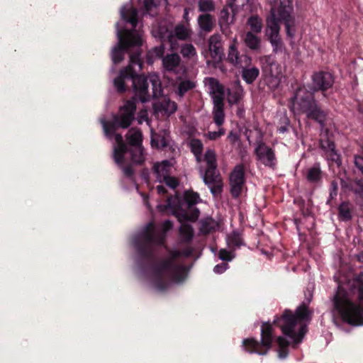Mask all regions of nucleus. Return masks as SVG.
Wrapping results in <instances>:
<instances>
[{
  "label": "nucleus",
  "mask_w": 363,
  "mask_h": 363,
  "mask_svg": "<svg viewBox=\"0 0 363 363\" xmlns=\"http://www.w3.org/2000/svg\"><path fill=\"white\" fill-rule=\"evenodd\" d=\"M228 268V264L222 263L215 266L213 271L216 274H222Z\"/></svg>",
  "instance_id": "864d4df0"
},
{
  "label": "nucleus",
  "mask_w": 363,
  "mask_h": 363,
  "mask_svg": "<svg viewBox=\"0 0 363 363\" xmlns=\"http://www.w3.org/2000/svg\"><path fill=\"white\" fill-rule=\"evenodd\" d=\"M293 108L301 109L309 118L315 120L322 123L325 114L316 105L311 92H306L305 96L301 98L296 96L293 101Z\"/></svg>",
  "instance_id": "9d476101"
},
{
  "label": "nucleus",
  "mask_w": 363,
  "mask_h": 363,
  "mask_svg": "<svg viewBox=\"0 0 363 363\" xmlns=\"http://www.w3.org/2000/svg\"><path fill=\"white\" fill-rule=\"evenodd\" d=\"M117 35L118 43L113 48L111 53L112 61L115 64L123 61L125 50L131 46H139L143 43L141 34L135 30H125L123 33L118 29Z\"/></svg>",
  "instance_id": "0eeeda50"
},
{
  "label": "nucleus",
  "mask_w": 363,
  "mask_h": 363,
  "mask_svg": "<svg viewBox=\"0 0 363 363\" xmlns=\"http://www.w3.org/2000/svg\"><path fill=\"white\" fill-rule=\"evenodd\" d=\"M127 140L131 146H141L142 133L139 130L131 129L127 134Z\"/></svg>",
  "instance_id": "c85d7f7f"
},
{
  "label": "nucleus",
  "mask_w": 363,
  "mask_h": 363,
  "mask_svg": "<svg viewBox=\"0 0 363 363\" xmlns=\"http://www.w3.org/2000/svg\"><path fill=\"white\" fill-rule=\"evenodd\" d=\"M195 88V83L190 80H182L179 84V91H188Z\"/></svg>",
  "instance_id": "49530a36"
},
{
  "label": "nucleus",
  "mask_w": 363,
  "mask_h": 363,
  "mask_svg": "<svg viewBox=\"0 0 363 363\" xmlns=\"http://www.w3.org/2000/svg\"><path fill=\"white\" fill-rule=\"evenodd\" d=\"M123 172H124V173H125L126 175H128V176H129V175H130V174H132V171H131L130 168H129V167L125 168V169H123Z\"/></svg>",
  "instance_id": "bf43d9fd"
},
{
  "label": "nucleus",
  "mask_w": 363,
  "mask_h": 363,
  "mask_svg": "<svg viewBox=\"0 0 363 363\" xmlns=\"http://www.w3.org/2000/svg\"><path fill=\"white\" fill-rule=\"evenodd\" d=\"M257 160L264 165L273 167L276 163V157L273 150L265 145L259 144L255 149Z\"/></svg>",
  "instance_id": "f3484780"
},
{
  "label": "nucleus",
  "mask_w": 363,
  "mask_h": 363,
  "mask_svg": "<svg viewBox=\"0 0 363 363\" xmlns=\"http://www.w3.org/2000/svg\"><path fill=\"white\" fill-rule=\"evenodd\" d=\"M172 228V223L169 221H165L163 224L162 228H163V233H164L166 231H167L169 229Z\"/></svg>",
  "instance_id": "4d7b16f0"
},
{
  "label": "nucleus",
  "mask_w": 363,
  "mask_h": 363,
  "mask_svg": "<svg viewBox=\"0 0 363 363\" xmlns=\"http://www.w3.org/2000/svg\"><path fill=\"white\" fill-rule=\"evenodd\" d=\"M262 69L266 74L272 77L279 78L283 73V67L277 63L274 59L269 55L264 56L260 58Z\"/></svg>",
  "instance_id": "4468645a"
},
{
  "label": "nucleus",
  "mask_w": 363,
  "mask_h": 363,
  "mask_svg": "<svg viewBox=\"0 0 363 363\" xmlns=\"http://www.w3.org/2000/svg\"><path fill=\"white\" fill-rule=\"evenodd\" d=\"M228 139L232 143H235L238 140V136L232 132H230L228 135Z\"/></svg>",
  "instance_id": "6e6d98bb"
},
{
  "label": "nucleus",
  "mask_w": 363,
  "mask_h": 363,
  "mask_svg": "<svg viewBox=\"0 0 363 363\" xmlns=\"http://www.w3.org/2000/svg\"><path fill=\"white\" fill-rule=\"evenodd\" d=\"M286 30V34L289 37L293 38L294 35V30L293 29V27L294 26V21L293 18H291L285 21H284Z\"/></svg>",
  "instance_id": "de8ad7c7"
},
{
  "label": "nucleus",
  "mask_w": 363,
  "mask_h": 363,
  "mask_svg": "<svg viewBox=\"0 0 363 363\" xmlns=\"http://www.w3.org/2000/svg\"><path fill=\"white\" fill-rule=\"evenodd\" d=\"M268 6L269 15L267 19V26L280 27L281 22L292 18L290 0H273L269 3Z\"/></svg>",
  "instance_id": "1a4fd4ad"
},
{
  "label": "nucleus",
  "mask_w": 363,
  "mask_h": 363,
  "mask_svg": "<svg viewBox=\"0 0 363 363\" xmlns=\"http://www.w3.org/2000/svg\"><path fill=\"white\" fill-rule=\"evenodd\" d=\"M278 345V357L279 359H284L288 355L289 342L284 337L279 336L277 340Z\"/></svg>",
  "instance_id": "7c9ffc66"
},
{
  "label": "nucleus",
  "mask_w": 363,
  "mask_h": 363,
  "mask_svg": "<svg viewBox=\"0 0 363 363\" xmlns=\"http://www.w3.org/2000/svg\"><path fill=\"white\" fill-rule=\"evenodd\" d=\"M218 257L221 260L231 261L234 258L235 255L232 251L221 249L219 251Z\"/></svg>",
  "instance_id": "a18cd8bd"
},
{
  "label": "nucleus",
  "mask_w": 363,
  "mask_h": 363,
  "mask_svg": "<svg viewBox=\"0 0 363 363\" xmlns=\"http://www.w3.org/2000/svg\"><path fill=\"white\" fill-rule=\"evenodd\" d=\"M209 51L213 62L218 63L223 56V50L220 38L218 35H213L209 39Z\"/></svg>",
  "instance_id": "412c9836"
},
{
  "label": "nucleus",
  "mask_w": 363,
  "mask_h": 363,
  "mask_svg": "<svg viewBox=\"0 0 363 363\" xmlns=\"http://www.w3.org/2000/svg\"><path fill=\"white\" fill-rule=\"evenodd\" d=\"M231 193L238 197L245 187L244 169L241 165L236 166L230 177Z\"/></svg>",
  "instance_id": "ddd939ff"
},
{
  "label": "nucleus",
  "mask_w": 363,
  "mask_h": 363,
  "mask_svg": "<svg viewBox=\"0 0 363 363\" xmlns=\"http://www.w3.org/2000/svg\"><path fill=\"white\" fill-rule=\"evenodd\" d=\"M188 14H189V11L187 9H185L184 10V19L187 21H188Z\"/></svg>",
  "instance_id": "052dcab7"
},
{
  "label": "nucleus",
  "mask_w": 363,
  "mask_h": 363,
  "mask_svg": "<svg viewBox=\"0 0 363 363\" xmlns=\"http://www.w3.org/2000/svg\"><path fill=\"white\" fill-rule=\"evenodd\" d=\"M137 120H138V122L139 123H142L144 121H146L147 123V124L150 125V123H149V121L147 119V113L146 111H141L139 113V116H138Z\"/></svg>",
  "instance_id": "5fc2aeb1"
},
{
  "label": "nucleus",
  "mask_w": 363,
  "mask_h": 363,
  "mask_svg": "<svg viewBox=\"0 0 363 363\" xmlns=\"http://www.w3.org/2000/svg\"><path fill=\"white\" fill-rule=\"evenodd\" d=\"M143 63L140 58V54L130 55L129 65L122 69L118 76L113 80L114 87L118 91H125L127 89L125 79L130 78L134 91H159L160 89V80L155 74H150L147 77L138 75L140 71Z\"/></svg>",
  "instance_id": "f03ea898"
},
{
  "label": "nucleus",
  "mask_w": 363,
  "mask_h": 363,
  "mask_svg": "<svg viewBox=\"0 0 363 363\" xmlns=\"http://www.w3.org/2000/svg\"><path fill=\"white\" fill-rule=\"evenodd\" d=\"M201 231L204 233H207L209 232V230L206 228L205 224H203Z\"/></svg>",
  "instance_id": "680f3d73"
},
{
  "label": "nucleus",
  "mask_w": 363,
  "mask_h": 363,
  "mask_svg": "<svg viewBox=\"0 0 363 363\" xmlns=\"http://www.w3.org/2000/svg\"><path fill=\"white\" fill-rule=\"evenodd\" d=\"M333 304L345 322L355 326L363 325V272L352 284H339Z\"/></svg>",
  "instance_id": "f257e3e1"
},
{
  "label": "nucleus",
  "mask_w": 363,
  "mask_h": 363,
  "mask_svg": "<svg viewBox=\"0 0 363 363\" xmlns=\"http://www.w3.org/2000/svg\"><path fill=\"white\" fill-rule=\"evenodd\" d=\"M320 177V169L319 167H313L308 170L307 179L311 182H315Z\"/></svg>",
  "instance_id": "a19ab883"
},
{
  "label": "nucleus",
  "mask_w": 363,
  "mask_h": 363,
  "mask_svg": "<svg viewBox=\"0 0 363 363\" xmlns=\"http://www.w3.org/2000/svg\"><path fill=\"white\" fill-rule=\"evenodd\" d=\"M140 100L142 103H145L146 100L143 98V96H140Z\"/></svg>",
  "instance_id": "e2e57ef3"
},
{
  "label": "nucleus",
  "mask_w": 363,
  "mask_h": 363,
  "mask_svg": "<svg viewBox=\"0 0 363 363\" xmlns=\"http://www.w3.org/2000/svg\"><path fill=\"white\" fill-rule=\"evenodd\" d=\"M181 53L184 57L192 58L196 55V50L191 44H186L182 46Z\"/></svg>",
  "instance_id": "58836bf2"
},
{
  "label": "nucleus",
  "mask_w": 363,
  "mask_h": 363,
  "mask_svg": "<svg viewBox=\"0 0 363 363\" xmlns=\"http://www.w3.org/2000/svg\"><path fill=\"white\" fill-rule=\"evenodd\" d=\"M190 33V29L186 26L179 25L175 28V35L180 40L186 39Z\"/></svg>",
  "instance_id": "c9c22d12"
},
{
  "label": "nucleus",
  "mask_w": 363,
  "mask_h": 363,
  "mask_svg": "<svg viewBox=\"0 0 363 363\" xmlns=\"http://www.w3.org/2000/svg\"><path fill=\"white\" fill-rule=\"evenodd\" d=\"M247 25L250 27V30L256 33H259L262 29V19L257 16H252L250 17L247 21Z\"/></svg>",
  "instance_id": "2f4dec72"
},
{
  "label": "nucleus",
  "mask_w": 363,
  "mask_h": 363,
  "mask_svg": "<svg viewBox=\"0 0 363 363\" xmlns=\"http://www.w3.org/2000/svg\"><path fill=\"white\" fill-rule=\"evenodd\" d=\"M249 2V0H232L231 6L235 9L243 7Z\"/></svg>",
  "instance_id": "603ef678"
},
{
  "label": "nucleus",
  "mask_w": 363,
  "mask_h": 363,
  "mask_svg": "<svg viewBox=\"0 0 363 363\" xmlns=\"http://www.w3.org/2000/svg\"><path fill=\"white\" fill-rule=\"evenodd\" d=\"M242 76L243 79L248 84L252 83L257 77L259 76V71L258 68L252 67L247 68V67H242Z\"/></svg>",
  "instance_id": "a878e982"
},
{
  "label": "nucleus",
  "mask_w": 363,
  "mask_h": 363,
  "mask_svg": "<svg viewBox=\"0 0 363 363\" xmlns=\"http://www.w3.org/2000/svg\"><path fill=\"white\" fill-rule=\"evenodd\" d=\"M228 60L238 67H248L251 63V58L249 56L239 55L235 43H233L229 48Z\"/></svg>",
  "instance_id": "6ab92c4d"
},
{
  "label": "nucleus",
  "mask_w": 363,
  "mask_h": 363,
  "mask_svg": "<svg viewBox=\"0 0 363 363\" xmlns=\"http://www.w3.org/2000/svg\"><path fill=\"white\" fill-rule=\"evenodd\" d=\"M145 232L150 240H154L155 228L152 223H150L147 225Z\"/></svg>",
  "instance_id": "3c124183"
},
{
  "label": "nucleus",
  "mask_w": 363,
  "mask_h": 363,
  "mask_svg": "<svg viewBox=\"0 0 363 363\" xmlns=\"http://www.w3.org/2000/svg\"><path fill=\"white\" fill-rule=\"evenodd\" d=\"M225 92L223 94V97L225 96ZM227 99L229 104L233 105L238 103L241 99V94L240 92H226Z\"/></svg>",
  "instance_id": "37998d69"
},
{
  "label": "nucleus",
  "mask_w": 363,
  "mask_h": 363,
  "mask_svg": "<svg viewBox=\"0 0 363 363\" xmlns=\"http://www.w3.org/2000/svg\"><path fill=\"white\" fill-rule=\"evenodd\" d=\"M157 191L158 194H164L165 192V189L163 186L159 185L157 186Z\"/></svg>",
  "instance_id": "13d9d810"
},
{
  "label": "nucleus",
  "mask_w": 363,
  "mask_h": 363,
  "mask_svg": "<svg viewBox=\"0 0 363 363\" xmlns=\"http://www.w3.org/2000/svg\"><path fill=\"white\" fill-rule=\"evenodd\" d=\"M225 134V130L223 128H220L218 131H212L209 132L207 134V138L210 140H214L220 138V136Z\"/></svg>",
  "instance_id": "8fccbe9b"
},
{
  "label": "nucleus",
  "mask_w": 363,
  "mask_h": 363,
  "mask_svg": "<svg viewBox=\"0 0 363 363\" xmlns=\"http://www.w3.org/2000/svg\"><path fill=\"white\" fill-rule=\"evenodd\" d=\"M204 86L209 91H222L223 86L219 82L213 77L206 78L204 79Z\"/></svg>",
  "instance_id": "473e14b6"
},
{
  "label": "nucleus",
  "mask_w": 363,
  "mask_h": 363,
  "mask_svg": "<svg viewBox=\"0 0 363 363\" xmlns=\"http://www.w3.org/2000/svg\"><path fill=\"white\" fill-rule=\"evenodd\" d=\"M186 276L187 273L184 268L174 267L167 262L161 264L153 271L151 282L157 290L162 291L167 286L169 279H172L175 283H180L186 279Z\"/></svg>",
  "instance_id": "423d86ee"
},
{
  "label": "nucleus",
  "mask_w": 363,
  "mask_h": 363,
  "mask_svg": "<svg viewBox=\"0 0 363 363\" xmlns=\"http://www.w3.org/2000/svg\"><path fill=\"white\" fill-rule=\"evenodd\" d=\"M340 217L344 220H349L351 218L350 207L348 203H342L340 208Z\"/></svg>",
  "instance_id": "ea45409f"
},
{
  "label": "nucleus",
  "mask_w": 363,
  "mask_h": 363,
  "mask_svg": "<svg viewBox=\"0 0 363 363\" xmlns=\"http://www.w3.org/2000/svg\"><path fill=\"white\" fill-rule=\"evenodd\" d=\"M204 160L208 165V168L216 169V153L213 150H207L206 151Z\"/></svg>",
  "instance_id": "f704fd0d"
},
{
  "label": "nucleus",
  "mask_w": 363,
  "mask_h": 363,
  "mask_svg": "<svg viewBox=\"0 0 363 363\" xmlns=\"http://www.w3.org/2000/svg\"><path fill=\"white\" fill-rule=\"evenodd\" d=\"M223 94L224 92H211L213 101V118L216 125H221L224 122L223 113Z\"/></svg>",
  "instance_id": "dca6fc26"
},
{
  "label": "nucleus",
  "mask_w": 363,
  "mask_h": 363,
  "mask_svg": "<svg viewBox=\"0 0 363 363\" xmlns=\"http://www.w3.org/2000/svg\"><path fill=\"white\" fill-rule=\"evenodd\" d=\"M204 183L209 187L214 195L219 194L223 187L221 177L216 169L207 168L203 175Z\"/></svg>",
  "instance_id": "f8f14e48"
},
{
  "label": "nucleus",
  "mask_w": 363,
  "mask_h": 363,
  "mask_svg": "<svg viewBox=\"0 0 363 363\" xmlns=\"http://www.w3.org/2000/svg\"><path fill=\"white\" fill-rule=\"evenodd\" d=\"M227 244L229 247L240 246L242 241L240 235L235 232L228 235L227 237Z\"/></svg>",
  "instance_id": "e433bc0d"
},
{
  "label": "nucleus",
  "mask_w": 363,
  "mask_h": 363,
  "mask_svg": "<svg viewBox=\"0 0 363 363\" xmlns=\"http://www.w3.org/2000/svg\"><path fill=\"white\" fill-rule=\"evenodd\" d=\"M214 20L209 14L201 15L198 18V23L201 30L206 32H210L213 26Z\"/></svg>",
  "instance_id": "bb28decb"
},
{
  "label": "nucleus",
  "mask_w": 363,
  "mask_h": 363,
  "mask_svg": "<svg viewBox=\"0 0 363 363\" xmlns=\"http://www.w3.org/2000/svg\"><path fill=\"white\" fill-rule=\"evenodd\" d=\"M172 166L173 164L169 161L164 160L155 164L154 169L158 182H164L167 186L174 189L177 186L178 182L174 177L169 176Z\"/></svg>",
  "instance_id": "9b49d317"
},
{
  "label": "nucleus",
  "mask_w": 363,
  "mask_h": 363,
  "mask_svg": "<svg viewBox=\"0 0 363 363\" xmlns=\"http://www.w3.org/2000/svg\"><path fill=\"white\" fill-rule=\"evenodd\" d=\"M151 145L152 147L160 148L164 147L167 143V133L164 132L162 135H160L155 133L151 128Z\"/></svg>",
  "instance_id": "393cba45"
},
{
  "label": "nucleus",
  "mask_w": 363,
  "mask_h": 363,
  "mask_svg": "<svg viewBox=\"0 0 363 363\" xmlns=\"http://www.w3.org/2000/svg\"><path fill=\"white\" fill-rule=\"evenodd\" d=\"M199 7L201 11H211L214 9L212 0H199Z\"/></svg>",
  "instance_id": "79ce46f5"
},
{
  "label": "nucleus",
  "mask_w": 363,
  "mask_h": 363,
  "mask_svg": "<svg viewBox=\"0 0 363 363\" xmlns=\"http://www.w3.org/2000/svg\"><path fill=\"white\" fill-rule=\"evenodd\" d=\"M313 83L315 89L325 91L332 88L334 78L330 72H319L313 74Z\"/></svg>",
  "instance_id": "a211bd4d"
},
{
  "label": "nucleus",
  "mask_w": 363,
  "mask_h": 363,
  "mask_svg": "<svg viewBox=\"0 0 363 363\" xmlns=\"http://www.w3.org/2000/svg\"><path fill=\"white\" fill-rule=\"evenodd\" d=\"M121 18L133 27L137 24V11L131 6H123L121 11Z\"/></svg>",
  "instance_id": "5701e85b"
},
{
  "label": "nucleus",
  "mask_w": 363,
  "mask_h": 363,
  "mask_svg": "<svg viewBox=\"0 0 363 363\" xmlns=\"http://www.w3.org/2000/svg\"><path fill=\"white\" fill-rule=\"evenodd\" d=\"M190 147L197 160H199V157L203 150L201 142L199 140L193 139L190 142Z\"/></svg>",
  "instance_id": "4c0bfd02"
},
{
  "label": "nucleus",
  "mask_w": 363,
  "mask_h": 363,
  "mask_svg": "<svg viewBox=\"0 0 363 363\" xmlns=\"http://www.w3.org/2000/svg\"><path fill=\"white\" fill-rule=\"evenodd\" d=\"M130 155H131V158L135 163L140 164L144 161V156L141 146H133Z\"/></svg>",
  "instance_id": "72a5a7b5"
},
{
  "label": "nucleus",
  "mask_w": 363,
  "mask_h": 363,
  "mask_svg": "<svg viewBox=\"0 0 363 363\" xmlns=\"http://www.w3.org/2000/svg\"><path fill=\"white\" fill-rule=\"evenodd\" d=\"M280 27L271 26H267L265 29V35L269 40L273 52L275 53L282 52L285 50V46L279 37Z\"/></svg>",
  "instance_id": "2eb2a0df"
},
{
  "label": "nucleus",
  "mask_w": 363,
  "mask_h": 363,
  "mask_svg": "<svg viewBox=\"0 0 363 363\" xmlns=\"http://www.w3.org/2000/svg\"><path fill=\"white\" fill-rule=\"evenodd\" d=\"M233 22V17H230L227 10H223L220 13V24L223 26V23L229 25Z\"/></svg>",
  "instance_id": "09e8293b"
},
{
  "label": "nucleus",
  "mask_w": 363,
  "mask_h": 363,
  "mask_svg": "<svg viewBox=\"0 0 363 363\" xmlns=\"http://www.w3.org/2000/svg\"><path fill=\"white\" fill-rule=\"evenodd\" d=\"M187 220H191L189 219H185L184 217H182V221L179 220V221L181 223V227H180V233L182 237V238L185 240H189L192 238L193 235V230L191 227L186 223L185 222Z\"/></svg>",
  "instance_id": "c756f323"
},
{
  "label": "nucleus",
  "mask_w": 363,
  "mask_h": 363,
  "mask_svg": "<svg viewBox=\"0 0 363 363\" xmlns=\"http://www.w3.org/2000/svg\"><path fill=\"white\" fill-rule=\"evenodd\" d=\"M153 108L155 113H164L169 116L176 111L177 106L175 102L162 96L158 101L153 103Z\"/></svg>",
  "instance_id": "aec40b11"
},
{
  "label": "nucleus",
  "mask_w": 363,
  "mask_h": 363,
  "mask_svg": "<svg viewBox=\"0 0 363 363\" xmlns=\"http://www.w3.org/2000/svg\"><path fill=\"white\" fill-rule=\"evenodd\" d=\"M246 45L252 50H258L260 47V39L252 31H247L244 38Z\"/></svg>",
  "instance_id": "cd10ccee"
},
{
  "label": "nucleus",
  "mask_w": 363,
  "mask_h": 363,
  "mask_svg": "<svg viewBox=\"0 0 363 363\" xmlns=\"http://www.w3.org/2000/svg\"><path fill=\"white\" fill-rule=\"evenodd\" d=\"M273 340V327L270 323H263L261 330V342L254 338H246L242 345L246 351L264 355L270 350Z\"/></svg>",
  "instance_id": "6e6552de"
},
{
  "label": "nucleus",
  "mask_w": 363,
  "mask_h": 363,
  "mask_svg": "<svg viewBox=\"0 0 363 363\" xmlns=\"http://www.w3.org/2000/svg\"><path fill=\"white\" fill-rule=\"evenodd\" d=\"M199 200L198 194L192 191H186L184 194V201L183 202L178 196L169 198L167 200V209L176 215L178 220L182 221V217L185 219L195 220L199 217V211L191 207Z\"/></svg>",
  "instance_id": "39448f33"
},
{
  "label": "nucleus",
  "mask_w": 363,
  "mask_h": 363,
  "mask_svg": "<svg viewBox=\"0 0 363 363\" xmlns=\"http://www.w3.org/2000/svg\"><path fill=\"white\" fill-rule=\"evenodd\" d=\"M136 106L134 101H128L120 110L119 116H113L112 121L106 122L101 119V123L103 126L104 134L107 138H114L116 145L113 147V157L115 162L118 165L125 163L126 156L129 154L126 150V147L123 143V138L119 134H115L116 128L121 127L128 128L133 119Z\"/></svg>",
  "instance_id": "7ed1b4c3"
},
{
  "label": "nucleus",
  "mask_w": 363,
  "mask_h": 363,
  "mask_svg": "<svg viewBox=\"0 0 363 363\" xmlns=\"http://www.w3.org/2000/svg\"><path fill=\"white\" fill-rule=\"evenodd\" d=\"M311 318V313L305 305L296 309L294 314L291 311H284L282 316L274 320L281 329L284 335L290 338L291 342L298 344L301 342L306 333V323Z\"/></svg>",
  "instance_id": "20e7f679"
},
{
  "label": "nucleus",
  "mask_w": 363,
  "mask_h": 363,
  "mask_svg": "<svg viewBox=\"0 0 363 363\" xmlns=\"http://www.w3.org/2000/svg\"><path fill=\"white\" fill-rule=\"evenodd\" d=\"M320 146L324 150L327 159L340 165V155L335 150L334 143L328 138L325 140L323 137H322L320 139Z\"/></svg>",
  "instance_id": "4be33fe9"
},
{
  "label": "nucleus",
  "mask_w": 363,
  "mask_h": 363,
  "mask_svg": "<svg viewBox=\"0 0 363 363\" xmlns=\"http://www.w3.org/2000/svg\"><path fill=\"white\" fill-rule=\"evenodd\" d=\"M164 67L167 70H173L179 66L180 57L177 54L167 55L162 59Z\"/></svg>",
  "instance_id": "b1692460"
},
{
  "label": "nucleus",
  "mask_w": 363,
  "mask_h": 363,
  "mask_svg": "<svg viewBox=\"0 0 363 363\" xmlns=\"http://www.w3.org/2000/svg\"><path fill=\"white\" fill-rule=\"evenodd\" d=\"M165 2L166 0H145V6L147 11H150L153 8Z\"/></svg>",
  "instance_id": "c03bdc74"
}]
</instances>
